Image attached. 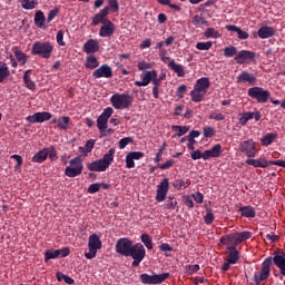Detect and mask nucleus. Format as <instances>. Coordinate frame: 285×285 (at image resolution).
Masks as SVG:
<instances>
[{
    "label": "nucleus",
    "mask_w": 285,
    "mask_h": 285,
    "mask_svg": "<svg viewBox=\"0 0 285 285\" xmlns=\"http://www.w3.org/2000/svg\"><path fill=\"white\" fill-rule=\"evenodd\" d=\"M188 90V87L186 85H181L178 87L176 95L179 99H184V95H186V91Z\"/></svg>",
    "instance_id": "nucleus-61"
},
{
    "label": "nucleus",
    "mask_w": 285,
    "mask_h": 285,
    "mask_svg": "<svg viewBox=\"0 0 285 285\" xmlns=\"http://www.w3.org/2000/svg\"><path fill=\"white\" fill-rule=\"evenodd\" d=\"M223 52H224V57H227V58L237 57V55H239V52H237V47L235 46L225 47L223 49Z\"/></svg>",
    "instance_id": "nucleus-43"
},
{
    "label": "nucleus",
    "mask_w": 285,
    "mask_h": 285,
    "mask_svg": "<svg viewBox=\"0 0 285 285\" xmlns=\"http://www.w3.org/2000/svg\"><path fill=\"white\" fill-rule=\"evenodd\" d=\"M277 139V134H266L262 139L263 146H271Z\"/></svg>",
    "instance_id": "nucleus-42"
},
{
    "label": "nucleus",
    "mask_w": 285,
    "mask_h": 285,
    "mask_svg": "<svg viewBox=\"0 0 285 285\" xmlns=\"http://www.w3.org/2000/svg\"><path fill=\"white\" fill-rule=\"evenodd\" d=\"M173 130L177 132V137H184L190 128L188 126H173Z\"/></svg>",
    "instance_id": "nucleus-49"
},
{
    "label": "nucleus",
    "mask_w": 285,
    "mask_h": 285,
    "mask_svg": "<svg viewBox=\"0 0 285 285\" xmlns=\"http://www.w3.org/2000/svg\"><path fill=\"white\" fill-rule=\"evenodd\" d=\"M134 246L135 243L130 238L124 237L116 242L115 249L118 255H121L122 257H130V252Z\"/></svg>",
    "instance_id": "nucleus-8"
},
{
    "label": "nucleus",
    "mask_w": 285,
    "mask_h": 285,
    "mask_svg": "<svg viewBox=\"0 0 285 285\" xmlns=\"http://www.w3.org/2000/svg\"><path fill=\"white\" fill-rule=\"evenodd\" d=\"M110 101L116 110H126L132 106V96L128 94H114Z\"/></svg>",
    "instance_id": "nucleus-5"
},
{
    "label": "nucleus",
    "mask_w": 285,
    "mask_h": 285,
    "mask_svg": "<svg viewBox=\"0 0 285 285\" xmlns=\"http://www.w3.org/2000/svg\"><path fill=\"white\" fill-rule=\"evenodd\" d=\"M10 77V68H8V63L0 61V83Z\"/></svg>",
    "instance_id": "nucleus-35"
},
{
    "label": "nucleus",
    "mask_w": 285,
    "mask_h": 285,
    "mask_svg": "<svg viewBox=\"0 0 285 285\" xmlns=\"http://www.w3.org/2000/svg\"><path fill=\"white\" fill-rule=\"evenodd\" d=\"M48 148H43L36 153L31 158L32 164H43L48 159Z\"/></svg>",
    "instance_id": "nucleus-26"
},
{
    "label": "nucleus",
    "mask_w": 285,
    "mask_h": 285,
    "mask_svg": "<svg viewBox=\"0 0 285 285\" xmlns=\"http://www.w3.org/2000/svg\"><path fill=\"white\" fill-rule=\"evenodd\" d=\"M226 255V261L229 262V264H237V262H239V250H237V248L227 249Z\"/></svg>",
    "instance_id": "nucleus-32"
},
{
    "label": "nucleus",
    "mask_w": 285,
    "mask_h": 285,
    "mask_svg": "<svg viewBox=\"0 0 285 285\" xmlns=\"http://www.w3.org/2000/svg\"><path fill=\"white\" fill-rule=\"evenodd\" d=\"M23 10H35L39 6V0H19Z\"/></svg>",
    "instance_id": "nucleus-39"
},
{
    "label": "nucleus",
    "mask_w": 285,
    "mask_h": 285,
    "mask_svg": "<svg viewBox=\"0 0 285 285\" xmlns=\"http://www.w3.org/2000/svg\"><path fill=\"white\" fill-rule=\"evenodd\" d=\"M112 161H115V148L109 149V151L104 155L102 159L88 163L87 168L90 173H106Z\"/></svg>",
    "instance_id": "nucleus-2"
},
{
    "label": "nucleus",
    "mask_w": 285,
    "mask_h": 285,
    "mask_svg": "<svg viewBox=\"0 0 285 285\" xmlns=\"http://www.w3.org/2000/svg\"><path fill=\"white\" fill-rule=\"evenodd\" d=\"M226 30H228V32H237L238 39H248V37H249L248 32L242 30V28H239L235 24L226 26Z\"/></svg>",
    "instance_id": "nucleus-31"
},
{
    "label": "nucleus",
    "mask_w": 285,
    "mask_h": 285,
    "mask_svg": "<svg viewBox=\"0 0 285 285\" xmlns=\"http://www.w3.org/2000/svg\"><path fill=\"white\" fill-rule=\"evenodd\" d=\"M236 81L237 83H249V86H255V83H257V77H255V73L243 71L237 76Z\"/></svg>",
    "instance_id": "nucleus-18"
},
{
    "label": "nucleus",
    "mask_w": 285,
    "mask_h": 285,
    "mask_svg": "<svg viewBox=\"0 0 285 285\" xmlns=\"http://www.w3.org/2000/svg\"><path fill=\"white\" fill-rule=\"evenodd\" d=\"M49 153H48V157L51 161H57V159H59V157L57 156V149H55V146H51L48 148Z\"/></svg>",
    "instance_id": "nucleus-59"
},
{
    "label": "nucleus",
    "mask_w": 285,
    "mask_h": 285,
    "mask_svg": "<svg viewBox=\"0 0 285 285\" xmlns=\"http://www.w3.org/2000/svg\"><path fill=\"white\" fill-rule=\"evenodd\" d=\"M30 72H32V70L28 69L23 73L24 86L28 90H37V83H35V81H32V78H30Z\"/></svg>",
    "instance_id": "nucleus-30"
},
{
    "label": "nucleus",
    "mask_w": 285,
    "mask_h": 285,
    "mask_svg": "<svg viewBox=\"0 0 285 285\" xmlns=\"http://www.w3.org/2000/svg\"><path fill=\"white\" fill-rule=\"evenodd\" d=\"M88 248H91L94 250H100V248H101V239L99 238V235L91 234L89 236Z\"/></svg>",
    "instance_id": "nucleus-27"
},
{
    "label": "nucleus",
    "mask_w": 285,
    "mask_h": 285,
    "mask_svg": "<svg viewBox=\"0 0 285 285\" xmlns=\"http://www.w3.org/2000/svg\"><path fill=\"white\" fill-rule=\"evenodd\" d=\"M168 277H170V274L168 273L154 275H148L145 273L140 275V282L147 285L163 284V282H166Z\"/></svg>",
    "instance_id": "nucleus-10"
},
{
    "label": "nucleus",
    "mask_w": 285,
    "mask_h": 285,
    "mask_svg": "<svg viewBox=\"0 0 285 285\" xmlns=\"http://www.w3.org/2000/svg\"><path fill=\"white\" fill-rule=\"evenodd\" d=\"M138 70H149V68H153V65L150 62H146L145 60L139 61L137 65Z\"/></svg>",
    "instance_id": "nucleus-63"
},
{
    "label": "nucleus",
    "mask_w": 285,
    "mask_h": 285,
    "mask_svg": "<svg viewBox=\"0 0 285 285\" xmlns=\"http://www.w3.org/2000/svg\"><path fill=\"white\" fill-rule=\"evenodd\" d=\"M215 128L206 126L203 128V135L206 139H210L212 137H215Z\"/></svg>",
    "instance_id": "nucleus-50"
},
{
    "label": "nucleus",
    "mask_w": 285,
    "mask_h": 285,
    "mask_svg": "<svg viewBox=\"0 0 285 285\" xmlns=\"http://www.w3.org/2000/svg\"><path fill=\"white\" fill-rule=\"evenodd\" d=\"M248 97L255 99L257 104H266L271 99V91L262 87H252L247 90Z\"/></svg>",
    "instance_id": "nucleus-7"
},
{
    "label": "nucleus",
    "mask_w": 285,
    "mask_h": 285,
    "mask_svg": "<svg viewBox=\"0 0 285 285\" xmlns=\"http://www.w3.org/2000/svg\"><path fill=\"white\" fill-rule=\"evenodd\" d=\"M238 150L246 155V157L253 158L257 155V148L253 139L244 140L238 145Z\"/></svg>",
    "instance_id": "nucleus-12"
},
{
    "label": "nucleus",
    "mask_w": 285,
    "mask_h": 285,
    "mask_svg": "<svg viewBox=\"0 0 285 285\" xmlns=\"http://www.w3.org/2000/svg\"><path fill=\"white\" fill-rule=\"evenodd\" d=\"M85 67L89 70H95V68H99V60L95 56H88L85 62Z\"/></svg>",
    "instance_id": "nucleus-37"
},
{
    "label": "nucleus",
    "mask_w": 285,
    "mask_h": 285,
    "mask_svg": "<svg viewBox=\"0 0 285 285\" xmlns=\"http://www.w3.org/2000/svg\"><path fill=\"white\" fill-rule=\"evenodd\" d=\"M82 50L86 55H95V52H99V42L95 39H89L85 42Z\"/></svg>",
    "instance_id": "nucleus-23"
},
{
    "label": "nucleus",
    "mask_w": 285,
    "mask_h": 285,
    "mask_svg": "<svg viewBox=\"0 0 285 285\" xmlns=\"http://www.w3.org/2000/svg\"><path fill=\"white\" fill-rule=\"evenodd\" d=\"M168 51L166 49H161L159 51V58L161 59L163 63H168V61H170V57L167 56Z\"/></svg>",
    "instance_id": "nucleus-62"
},
{
    "label": "nucleus",
    "mask_w": 285,
    "mask_h": 285,
    "mask_svg": "<svg viewBox=\"0 0 285 285\" xmlns=\"http://www.w3.org/2000/svg\"><path fill=\"white\" fill-rule=\"evenodd\" d=\"M209 119H214L215 121H224V119H226V116H224V114L219 111H216L209 115Z\"/></svg>",
    "instance_id": "nucleus-57"
},
{
    "label": "nucleus",
    "mask_w": 285,
    "mask_h": 285,
    "mask_svg": "<svg viewBox=\"0 0 285 285\" xmlns=\"http://www.w3.org/2000/svg\"><path fill=\"white\" fill-rule=\"evenodd\" d=\"M168 68H170V70L175 71L177 77H184L186 75V71H184V66L183 65H177V62H175V60H170L167 63Z\"/></svg>",
    "instance_id": "nucleus-33"
},
{
    "label": "nucleus",
    "mask_w": 285,
    "mask_h": 285,
    "mask_svg": "<svg viewBox=\"0 0 285 285\" xmlns=\"http://www.w3.org/2000/svg\"><path fill=\"white\" fill-rule=\"evenodd\" d=\"M53 51L55 46L50 41H36L31 48V55L41 57V59H50Z\"/></svg>",
    "instance_id": "nucleus-4"
},
{
    "label": "nucleus",
    "mask_w": 285,
    "mask_h": 285,
    "mask_svg": "<svg viewBox=\"0 0 285 285\" xmlns=\"http://www.w3.org/2000/svg\"><path fill=\"white\" fill-rule=\"evenodd\" d=\"M210 88V79L208 77H203L196 81L194 85V89L190 91L191 101L194 104H199V101H204V97H206V92Z\"/></svg>",
    "instance_id": "nucleus-3"
},
{
    "label": "nucleus",
    "mask_w": 285,
    "mask_h": 285,
    "mask_svg": "<svg viewBox=\"0 0 285 285\" xmlns=\"http://www.w3.org/2000/svg\"><path fill=\"white\" fill-rule=\"evenodd\" d=\"M140 77H141L142 81H139V80L135 81V86H138L139 88L149 86L150 73H148V71H146L145 73H141Z\"/></svg>",
    "instance_id": "nucleus-41"
},
{
    "label": "nucleus",
    "mask_w": 285,
    "mask_h": 285,
    "mask_svg": "<svg viewBox=\"0 0 285 285\" xmlns=\"http://www.w3.org/2000/svg\"><path fill=\"white\" fill-rule=\"evenodd\" d=\"M108 14H110V7H105L102 10H100L92 17V26H99V23L104 26L106 21H110V19H108Z\"/></svg>",
    "instance_id": "nucleus-16"
},
{
    "label": "nucleus",
    "mask_w": 285,
    "mask_h": 285,
    "mask_svg": "<svg viewBox=\"0 0 285 285\" xmlns=\"http://www.w3.org/2000/svg\"><path fill=\"white\" fill-rule=\"evenodd\" d=\"M58 257H59L58 249H55V250L47 249L45 252V262H50V259H58Z\"/></svg>",
    "instance_id": "nucleus-48"
},
{
    "label": "nucleus",
    "mask_w": 285,
    "mask_h": 285,
    "mask_svg": "<svg viewBox=\"0 0 285 285\" xmlns=\"http://www.w3.org/2000/svg\"><path fill=\"white\" fill-rule=\"evenodd\" d=\"M94 79H110L112 77V67L102 65L92 72Z\"/></svg>",
    "instance_id": "nucleus-15"
},
{
    "label": "nucleus",
    "mask_w": 285,
    "mask_h": 285,
    "mask_svg": "<svg viewBox=\"0 0 285 285\" xmlns=\"http://www.w3.org/2000/svg\"><path fill=\"white\" fill-rule=\"evenodd\" d=\"M140 242L145 244L148 250H153V238L148 234H141Z\"/></svg>",
    "instance_id": "nucleus-45"
},
{
    "label": "nucleus",
    "mask_w": 285,
    "mask_h": 285,
    "mask_svg": "<svg viewBox=\"0 0 285 285\" xmlns=\"http://www.w3.org/2000/svg\"><path fill=\"white\" fill-rule=\"evenodd\" d=\"M213 48V41H207V42H197L196 43V49L197 50H210Z\"/></svg>",
    "instance_id": "nucleus-51"
},
{
    "label": "nucleus",
    "mask_w": 285,
    "mask_h": 285,
    "mask_svg": "<svg viewBox=\"0 0 285 285\" xmlns=\"http://www.w3.org/2000/svg\"><path fill=\"white\" fill-rule=\"evenodd\" d=\"M132 141H134L132 137L121 138L118 142L120 150H124V148H126V146H128V144H132Z\"/></svg>",
    "instance_id": "nucleus-55"
},
{
    "label": "nucleus",
    "mask_w": 285,
    "mask_h": 285,
    "mask_svg": "<svg viewBox=\"0 0 285 285\" xmlns=\"http://www.w3.org/2000/svg\"><path fill=\"white\" fill-rule=\"evenodd\" d=\"M150 75V82H153L154 99H159V86H161V79L157 78V70L147 71Z\"/></svg>",
    "instance_id": "nucleus-21"
},
{
    "label": "nucleus",
    "mask_w": 285,
    "mask_h": 285,
    "mask_svg": "<svg viewBox=\"0 0 285 285\" xmlns=\"http://www.w3.org/2000/svg\"><path fill=\"white\" fill-rule=\"evenodd\" d=\"M112 112H115V110L111 107H107L104 109L101 115L97 118V128L99 132L104 136H106L105 132L106 130H108V119L112 117Z\"/></svg>",
    "instance_id": "nucleus-9"
},
{
    "label": "nucleus",
    "mask_w": 285,
    "mask_h": 285,
    "mask_svg": "<svg viewBox=\"0 0 285 285\" xmlns=\"http://www.w3.org/2000/svg\"><path fill=\"white\" fill-rule=\"evenodd\" d=\"M126 167L127 168H135V159L130 157L129 154L126 156Z\"/></svg>",
    "instance_id": "nucleus-64"
},
{
    "label": "nucleus",
    "mask_w": 285,
    "mask_h": 285,
    "mask_svg": "<svg viewBox=\"0 0 285 285\" xmlns=\"http://www.w3.org/2000/svg\"><path fill=\"white\" fill-rule=\"evenodd\" d=\"M50 119H52L50 111H38L26 118L29 124H43V121H50Z\"/></svg>",
    "instance_id": "nucleus-14"
},
{
    "label": "nucleus",
    "mask_w": 285,
    "mask_h": 285,
    "mask_svg": "<svg viewBox=\"0 0 285 285\" xmlns=\"http://www.w3.org/2000/svg\"><path fill=\"white\" fill-rule=\"evenodd\" d=\"M108 8L111 12H119V1L117 0H108Z\"/></svg>",
    "instance_id": "nucleus-58"
},
{
    "label": "nucleus",
    "mask_w": 285,
    "mask_h": 285,
    "mask_svg": "<svg viewBox=\"0 0 285 285\" xmlns=\"http://www.w3.org/2000/svg\"><path fill=\"white\" fill-rule=\"evenodd\" d=\"M175 166V160L169 159L165 164H158L157 168H160L161 170H168L169 168H173Z\"/></svg>",
    "instance_id": "nucleus-56"
},
{
    "label": "nucleus",
    "mask_w": 285,
    "mask_h": 285,
    "mask_svg": "<svg viewBox=\"0 0 285 285\" xmlns=\"http://www.w3.org/2000/svg\"><path fill=\"white\" fill-rule=\"evenodd\" d=\"M11 159H16L17 165L14 166V170H19L21 166H23V158L20 155H12Z\"/></svg>",
    "instance_id": "nucleus-60"
},
{
    "label": "nucleus",
    "mask_w": 285,
    "mask_h": 285,
    "mask_svg": "<svg viewBox=\"0 0 285 285\" xmlns=\"http://www.w3.org/2000/svg\"><path fill=\"white\" fill-rule=\"evenodd\" d=\"M273 262L281 271V275L285 276V254H276L274 257H267L261 266V271L254 273L255 285H262V282H266L271 277V267Z\"/></svg>",
    "instance_id": "nucleus-1"
},
{
    "label": "nucleus",
    "mask_w": 285,
    "mask_h": 285,
    "mask_svg": "<svg viewBox=\"0 0 285 285\" xmlns=\"http://www.w3.org/2000/svg\"><path fill=\"white\" fill-rule=\"evenodd\" d=\"M33 21L37 28H41L42 30L46 29V16L43 14V11L38 10L35 14Z\"/></svg>",
    "instance_id": "nucleus-29"
},
{
    "label": "nucleus",
    "mask_w": 285,
    "mask_h": 285,
    "mask_svg": "<svg viewBox=\"0 0 285 285\" xmlns=\"http://www.w3.org/2000/svg\"><path fill=\"white\" fill-rule=\"evenodd\" d=\"M247 166H254V168H268L271 166V161L266 160L265 158L259 159H250L246 160Z\"/></svg>",
    "instance_id": "nucleus-24"
},
{
    "label": "nucleus",
    "mask_w": 285,
    "mask_h": 285,
    "mask_svg": "<svg viewBox=\"0 0 285 285\" xmlns=\"http://www.w3.org/2000/svg\"><path fill=\"white\" fill-rule=\"evenodd\" d=\"M58 128H60V130H68V128H70V117L68 116H62L60 118H58Z\"/></svg>",
    "instance_id": "nucleus-40"
},
{
    "label": "nucleus",
    "mask_w": 285,
    "mask_h": 285,
    "mask_svg": "<svg viewBox=\"0 0 285 285\" xmlns=\"http://www.w3.org/2000/svg\"><path fill=\"white\" fill-rule=\"evenodd\" d=\"M222 153V145L216 144L210 149L204 151V160L207 161V159L220 157Z\"/></svg>",
    "instance_id": "nucleus-22"
},
{
    "label": "nucleus",
    "mask_w": 285,
    "mask_h": 285,
    "mask_svg": "<svg viewBox=\"0 0 285 285\" xmlns=\"http://www.w3.org/2000/svg\"><path fill=\"white\" fill-rule=\"evenodd\" d=\"M168 190H170V181L168 178H163L161 181L157 185L156 202L159 204H161V202H166Z\"/></svg>",
    "instance_id": "nucleus-11"
},
{
    "label": "nucleus",
    "mask_w": 285,
    "mask_h": 285,
    "mask_svg": "<svg viewBox=\"0 0 285 285\" xmlns=\"http://www.w3.org/2000/svg\"><path fill=\"white\" fill-rule=\"evenodd\" d=\"M238 213H240L242 217H247V218H255L257 215L255 212V208L253 206H244L238 209Z\"/></svg>",
    "instance_id": "nucleus-34"
},
{
    "label": "nucleus",
    "mask_w": 285,
    "mask_h": 285,
    "mask_svg": "<svg viewBox=\"0 0 285 285\" xmlns=\"http://www.w3.org/2000/svg\"><path fill=\"white\" fill-rule=\"evenodd\" d=\"M82 173L81 166H78L77 168L68 166L65 169V175L71 178L79 177Z\"/></svg>",
    "instance_id": "nucleus-36"
},
{
    "label": "nucleus",
    "mask_w": 285,
    "mask_h": 285,
    "mask_svg": "<svg viewBox=\"0 0 285 285\" xmlns=\"http://www.w3.org/2000/svg\"><path fill=\"white\" fill-rule=\"evenodd\" d=\"M173 186L176 190H181V188H188V186H190V180L185 181L184 179H176Z\"/></svg>",
    "instance_id": "nucleus-46"
},
{
    "label": "nucleus",
    "mask_w": 285,
    "mask_h": 285,
    "mask_svg": "<svg viewBox=\"0 0 285 285\" xmlns=\"http://www.w3.org/2000/svg\"><path fill=\"white\" fill-rule=\"evenodd\" d=\"M69 166L71 168H77L80 166V170L83 171V159L81 158V156L75 157L69 161Z\"/></svg>",
    "instance_id": "nucleus-47"
},
{
    "label": "nucleus",
    "mask_w": 285,
    "mask_h": 285,
    "mask_svg": "<svg viewBox=\"0 0 285 285\" xmlns=\"http://www.w3.org/2000/svg\"><path fill=\"white\" fill-rule=\"evenodd\" d=\"M117 30V27L112 23V21H106L99 30V37L102 38H110L112 35H115V31Z\"/></svg>",
    "instance_id": "nucleus-19"
},
{
    "label": "nucleus",
    "mask_w": 285,
    "mask_h": 285,
    "mask_svg": "<svg viewBox=\"0 0 285 285\" xmlns=\"http://www.w3.org/2000/svg\"><path fill=\"white\" fill-rule=\"evenodd\" d=\"M99 190H101V184L99 183L91 184L87 189L89 195H95L96 193H99Z\"/></svg>",
    "instance_id": "nucleus-54"
},
{
    "label": "nucleus",
    "mask_w": 285,
    "mask_h": 285,
    "mask_svg": "<svg viewBox=\"0 0 285 285\" xmlns=\"http://www.w3.org/2000/svg\"><path fill=\"white\" fill-rule=\"evenodd\" d=\"M12 52L19 63V66H26L28 63V55L23 53V51L19 50V47H13Z\"/></svg>",
    "instance_id": "nucleus-28"
},
{
    "label": "nucleus",
    "mask_w": 285,
    "mask_h": 285,
    "mask_svg": "<svg viewBox=\"0 0 285 285\" xmlns=\"http://www.w3.org/2000/svg\"><path fill=\"white\" fill-rule=\"evenodd\" d=\"M160 250L163 253H165L166 257H170V252H173V246H170V244L168 243H163L160 246H159Z\"/></svg>",
    "instance_id": "nucleus-53"
},
{
    "label": "nucleus",
    "mask_w": 285,
    "mask_h": 285,
    "mask_svg": "<svg viewBox=\"0 0 285 285\" xmlns=\"http://www.w3.org/2000/svg\"><path fill=\"white\" fill-rule=\"evenodd\" d=\"M129 257L134 259L131 262L132 268H137V266L146 259V247H144L141 243H136L131 247V252H129Z\"/></svg>",
    "instance_id": "nucleus-6"
},
{
    "label": "nucleus",
    "mask_w": 285,
    "mask_h": 285,
    "mask_svg": "<svg viewBox=\"0 0 285 285\" xmlns=\"http://www.w3.org/2000/svg\"><path fill=\"white\" fill-rule=\"evenodd\" d=\"M204 222L207 226H210V224H213V222H215V215L213 214V210L207 209V213L204 217Z\"/></svg>",
    "instance_id": "nucleus-52"
},
{
    "label": "nucleus",
    "mask_w": 285,
    "mask_h": 285,
    "mask_svg": "<svg viewBox=\"0 0 285 285\" xmlns=\"http://www.w3.org/2000/svg\"><path fill=\"white\" fill-rule=\"evenodd\" d=\"M236 237V244L239 246L243 242H246V239H250L253 237V233L250 232H240V233H234Z\"/></svg>",
    "instance_id": "nucleus-38"
},
{
    "label": "nucleus",
    "mask_w": 285,
    "mask_h": 285,
    "mask_svg": "<svg viewBox=\"0 0 285 285\" xmlns=\"http://www.w3.org/2000/svg\"><path fill=\"white\" fill-rule=\"evenodd\" d=\"M250 119H255V121H259L262 119V112L259 111H246L240 114L239 124L240 126H246Z\"/></svg>",
    "instance_id": "nucleus-17"
},
{
    "label": "nucleus",
    "mask_w": 285,
    "mask_h": 285,
    "mask_svg": "<svg viewBox=\"0 0 285 285\" xmlns=\"http://www.w3.org/2000/svg\"><path fill=\"white\" fill-rule=\"evenodd\" d=\"M220 244L223 246H227V250L237 248V238L235 236V233L224 235L219 238Z\"/></svg>",
    "instance_id": "nucleus-20"
},
{
    "label": "nucleus",
    "mask_w": 285,
    "mask_h": 285,
    "mask_svg": "<svg viewBox=\"0 0 285 285\" xmlns=\"http://www.w3.org/2000/svg\"><path fill=\"white\" fill-rule=\"evenodd\" d=\"M276 30L273 27H261L257 31L259 39H271L275 37Z\"/></svg>",
    "instance_id": "nucleus-25"
},
{
    "label": "nucleus",
    "mask_w": 285,
    "mask_h": 285,
    "mask_svg": "<svg viewBox=\"0 0 285 285\" xmlns=\"http://www.w3.org/2000/svg\"><path fill=\"white\" fill-rule=\"evenodd\" d=\"M204 37H206V39H219L222 35H219V31L215 30V28H207Z\"/></svg>",
    "instance_id": "nucleus-44"
},
{
    "label": "nucleus",
    "mask_w": 285,
    "mask_h": 285,
    "mask_svg": "<svg viewBox=\"0 0 285 285\" xmlns=\"http://www.w3.org/2000/svg\"><path fill=\"white\" fill-rule=\"evenodd\" d=\"M256 57H257V55L255 53V51L240 50L236 55V57H234V60L236 61V63H239L242 66L244 63H253V61H255Z\"/></svg>",
    "instance_id": "nucleus-13"
}]
</instances>
